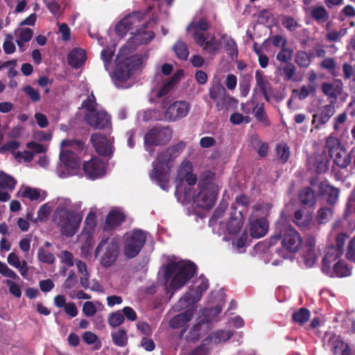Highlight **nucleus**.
Wrapping results in <instances>:
<instances>
[{"label":"nucleus","mask_w":355,"mask_h":355,"mask_svg":"<svg viewBox=\"0 0 355 355\" xmlns=\"http://www.w3.org/2000/svg\"><path fill=\"white\" fill-rule=\"evenodd\" d=\"M276 76L284 81L288 80V50L283 48L276 55Z\"/></svg>","instance_id":"nucleus-20"},{"label":"nucleus","mask_w":355,"mask_h":355,"mask_svg":"<svg viewBox=\"0 0 355 355\" xmlns=\"http://www.w3.org/2000/svg\"><path fill=\"white\" fill-rule=\"evenodd\" d=\"M232 336L233 333L231 331L220 329L210 334L205 338H209V345L211 343L217 345L221 342H226L230 340Z\"/></svg>","instance_id":"nucleus-37"},{"label":"nucleus","mask_w":355,"mask_h":355,"mask_svg":"<svg viewBox=\"0 0 355 355\" xmlns=\"http://www.w3.org/2000/svg\"><path fill=\"white\" fill-rule=\"evenodd\" d=\"M315 247V241L311 238L303 245L300 234L290 227V253H297L303 250L302 255L307 267H311L316 260Z\"/></svg>","instance_id":"nucleus-9"},{"label":"nucleus","mask_w":355,"mask_h":355,"mask_svg":"<svg viewBox=\"0 0 355 355\" xmlns=\"http://www.w3.org/2000/svg\"><path fill=\"white\" fill-rule=\"evenodd\" d=\"M37 259L39 261L46 264H53L55 261L53 254L44 250L42 247L38 249Z\"/></svg>","instance_id":"nucleus-47"},{"label":"nucleus","mask_w":355,"mask_h":355,"mask_svg":"<svg viewBox=\"0 0 355 355\" xmlns=\"http://www.w3.org/2000/svg\"><path fill=\"white\" fill-rule=\"evenodd\" d=\"M96 216L94 212L90 211L87 214V216L85 220V222H84V223H85L84 231L85 232H87V233L89 234L94 230V229L96 227Z\"/></svg>","instance_id":"nucleus-51"},{"label":"nucleus","mask_w":355,"mask_h":355,"mask_svg":"<svg viewBox=\"0 0 355 355\" xmlns=\"http://www.w3.org/2000/svg\"><path fill=\"white\" fill-rule=\"evenodd\" d=\"M191 109L190 104L185 101H177L171 103L165 110L164 120L168 122L177 121L186 117Z\"/></svg>","instance_id":"nucleus-14"},{"label":"nucleus","mask_w":355,"mask_h":355,"mask_svg":"<svg viewBox=\"0 0 355 355\" xmlns=\"http://www.w3.org/2000/svg\"><path fill=\"white\" fill-rule=\"evenodd\" d=\"M299 200L304 205L311 207L316 204L317 196L310 187H304L299 193Z\"/></svg>","instance_id":"nucleus-35"},{"label":"nucleus","mask_w":355,"mask_h":355,"mask_svg":"<svg viewBox=\"0 0 355 355\" xmlns=\"http://www.w3.org/2000/svg\"><path fill=\"white\" fill-rule=\"evenodd\" d=\"M186 146V142L180 141L168 146L159 152L152 163L153 169L149 173L150 178L164 191H167L169 187V172L173 166L174 161L185 149Z\"/></svg>","instance_id":"nucleus-1"},{"label":"nucleus","mask_w":355,"mask_h":355,"mask_svg":"<svg viewBox=\"0 0 355 355\" xmlns=\"http://www.w3.org/2000/svg\"><path fill=\"white\" fill-rule=\"evenodd\" d=\"M311 186L317 189L318 196H327V202L330 205H334L339 197L340 190L329 185L326 182H320L318 178H313L309 182Z\"/></svg>","instance_id":"nucleus-15"},{"label":"nucleus","mask_w":355,"mask_h":355,"mask_svg":"<svg viewBox=\"0 0 355 355\" xmlns=\"http://www.w3.org/2000/svg\"><path fill=\"white\" fill-rule=\"evenodd\" d=\"M200 190L198 193L194 196L193 192V198L196 205L204 209H210L215 205L218 189L214 184L211 182L199 183Z\"/></svg>","instance_id":"nucleus-10"},{"label":"nucleus","mask_w":355,"mask_h":355,"mask_svg":"<svg viewBox=\"0 0 355 355\" xmlns=\"http://www.w3.org/2000/svg\"><path fill=\"white\" fill-rule=\"evenodd\" d=\"M17 184L16 180L3 171H0V188H7L10 191L14 190Z\"/></svg>","instance_id":"nucleus-42"},{"label":"nucleus","mask_w":355,"mask_h":355,"mask_svg":"<svg viewBox=\"0 0 355 355\" xmlns=\"http://www.w3.org/2000/svg\"><path fill=\"white\" fill-rule=\"evenodd\" d=\"M114 52L110 48L104 49L101 53V57L104 62V66L106 70L108 69L112 62Z\"/></svg>","instance_id":"nucleus-60"},{"label":"nucleus","mask_w":355,"mask_h":355,"mask_svg":"<svg viewBox=\"0 0 355 355\" xmlns=\"http://www.w3.org/2000/svg\"><path fill=\"white\" fill-rule=\"evenodd\" d=\"M24 92L29 96L33 102H37L40 100V94L37 89H35L31 85H26L23 87Z\"/></svg>","instance_id":"nucleus-63"},{"label":"nucleus","mask_w":355,"mask_h":355,"mask_svg":"<svg viewBox=\"0 0 355 355\" xmlns=\"http://www.w3.org/2000/svg\"><path fill=\"white\" fill-rule=\"evenodd\" d=\"M59 157L61 162L67 168L76 169L80 166V159L78 155L71 150L61 148Z\"/></svg>","instance_id":"nucleus-28"},{"label":"nucleus","mask_w":355,"mask_h":355,"mask_svg":"<svg viewBox=\"0 0 355 355\" xmlns=\"http://www.w3.org/2000/svg\"><path fill=\"white\" fill-rule=\"evenodd\" d=\"M209 97L216 102V107L218 111L223 110L226 107V89L220 85H214L209 88Z\"/></svg>","instance_id":"nucleus-23"},{"label":"nucleus","mask_w":355,"mask_h":355,"mask_svg":"<svg viewBox=\"0 0 355 355\" xmlns=\"http://www.w3.org/2000/svg\"><path fill=\"white\" fill-rule=\"evenodd\" d=\"M310 90L309 85H303L300 89H293L292 96L300 100L305 99L310 94L315 93Z\"/></svg>","instance_id":"nucleus-57"},{"label":"nucleus","mask_w":355,"mask_h":355,"mask_svg":"<svg viewBox=\"0 0 355 355\" xmlns=\"http://www.w3.org/2000/svg\"><path fill=\"white\" fill-rule=\"evenodd\" d=\"M175 181V194L177 197L183 196L186 200H189L193 196L192 187L197 182V176L193 173V165L189 161L181 163Z\"/></svg>","instance_id":"nucleus-7"},{"label":"nucleus","mask_w":355,"mask_h":355,"mask_svg":"<svg viewBox=\"0 0 355 355\" xmlns=\"http://www.w3.org/2000/svg\"><path fill=\"white\" fill-rule=\"evenodd\" d=\"M173 51L176 56L182 60H186L189 55V49L185 43L181 40H178L173 45Z\"/></svg>","instance_id":"nucleus-43"},{"label":"nucleus","mask_w":355,"mask_h":355,"mask_svg":"<svg viewBox=\"0 0 355 355\" xmlns=\"http://www.w3.org/2000/svg\"><path fill=\"white\" fill-rule=\"evenodd\" d=\"M293 321L300 325L304 324L310 318V311L305 308H301L293 313Z\"/></svg>","instance_id":"nucleus-44"},{"label":"nucleus","mask_w":355,"mask_h":355,"mask_svg":"<svg viewBox=\"0 0 355 355\" xmlns=\"http://www.w3.org/2000/svg\"><path fill=\"white\" fill-rule=\"evenodd\" d=\"M221 312V307L218 305L203 309L200 311L196 322L189 330L185 337L188 342H196L199 340L211 328L212 320Z\"/></svg>","instance_id":"nucleus-6"},{"label":"nucleus","mask_w":355,"mask_h":355,"mask_svg":"<svg viewBox=\"0 0 355 355\" xmlns=\"http://www.w3.org/2000/svg\"><path fill=\"white\" fill-rule=\"evenodd\" d=\"M293 221L300 227H304L307 226L311 221L310 216H304L302 210L295 211Z\"/></svg>","instance_id":"nucleus-50"},{"label":"nucleus","mask_w":355,"mask_h":355,"mask_svg":"<svg viewBox=\"0 0 355 355\" xmlns=\"http://www.w3.org/2000/svg\"><path fill=\"white\" fill-rule=\"evenodd\" d=\"M82 220L80 214L64 207H57L53 214L54 223L60 227L62 234L67 237L78 232Z\"/></svg>","instance_id":"nucleus-4"},{"label":"nucleus","mask_w":355,"mask_h":355,"mask_svg":"<svg viewBox=\"0 0 355 355\" xmlns=\"http://www.w3.org/2000/svg\"><path fill=\"white\" fill-rule=\"evenodd\" d=\"M338 17L340 21H344L346 17H355V8L350 4L345 6L340 11Z\"/></svg>","instance_id":"nucleus-58"},{"label":"nucleus","mask_w":355,"mask_h":355,"mask_svg":"<svg viewBox=\"0 0 355 355\" xmlns=\"http://www.w3.org/2000/svg\"><path fill=\"white\" fill-rule=\"evenodd\" d=\"M314 166L318 173H324L328 169V159L325 154H321L315 157Z\"/></svg>","instance_id":"nucleus-48"},{"label":"nucleus","mask_w":355,"mask_h":355,"mask_svg":"<svg viewBox=\"0 0 355 355\" xmlns=\"http://www.w3.org/2000/svg\"><path fill=\"white\" fill-rule=\"evenodd\" d=\"M173 135V130L169 126L156 125L149 130L144 136L146 146H164L168 144Z\"/></svg>","instance_id":"nucleus-11"},{"label":"nucleus","mask_w":355,"mask_h":355,"mask_svg":"<svg viewBox=\"0 0 355 355\" xmlns=\"http://www.w3.org/2000/svg\"><path fill=\"white\" fill-rule=\"evenodd\" d=\"M252 113L255 118L265 126H269L270 125V120L264 110V105L263 103H257L256 106L252 110Z\"/></svg>","instance_id":"nucleus-41"},{"label":"nucleus","mask_w":355,"mask_h":355,"mask_svg":"<svg viewBox=\"0 0 355 355\" xmlns=\"http://www.w3.org/2000/svg\"><path fill=\"white\" fill-rule=\"evenodd\" d=\"M252 144L260 157H264L268 155L269 147L266 142H263L261 140L255 138L254 139Z\"/></svg>","instance_id":"nucleus-53"},{"label":"nucleus","mask_w":355,"mask_h":355,"mask_svg":"<svg viewBox=\"0 0 355 355\" xmlns=\"http://www.w3.org/2000/svg\"><path fill=\"white\" fill-rule=\"evenodd\" d=\"M332 217V210L330 208H320L318 211V220L320 223H327Z\"/></svg>","instance_id":"nucleus-59"},{"label":"nucleus","mask_w":355,"mask_h":355,"mask_svg":"<svg viewBox=\"0 0 355 355\" xmlns=\"http://www.w3.org/2000/svg\"><path fill=\"white\" fill-rule=\"evenodd\" d=\"M125 320L123 315L120 311L112 313L108 318V323L112 327L121 325Z\"/></svg>","instance_id":"nucleus-56"},{"label":"nucleus","mask_w":355,"mask_h":355,"mask_svg":"<svg viewBox=\"0 0 355 355\" xmlns=\"http://www.w3.org/2000/svg\"><path fill=\"white\" fill-rule=\"evenodd\" d=\"M288 211L287 205L282 211L279 218L275 223L274 234L269 239L268 245L272 247L280 242L281 247L276 249V253L284 259L288 258Z\"/></svg>","instance_id":"nucleus-5"},{"label":"nucleus","mask_w":355,"mask_h":355,"mask_svg":"<svg viewBox=\"0 0 355 355\" xmlns=\"http://www.w3.org/2000/svg\"><path fill=\"white\" fill-rule=\"evenodd\" d=\"M326 148L328 150L329 155H331L338 150V149L342 148L343 146H341L338 139L335 137L329 136L326 141Z\"/></svg>","instance_id":"nucleus-52"},{"label":"nucleus","mask_w":355,"mask_h":355,"mask_svg":"<svg viewBox=\"0 0 355 355\" xmlns=\"http://www.w3.org/2000/svg\"><path fill=\"white\" fill-rule=\"evenodd\" d=\"M256 86L254 89V92L259 90L264 92L268 90L270 87V83L267 79V77L263 74L260 70H257L255 72Z\"/></svg>","instance_id":"nucleus-39"},{"label":"nucleus","mask_w":355,"mask_h":355,"mask_svg":"<svg viewBox=\"0 0 355 355\" xmlns=\"http://www.w3.org/2000/svg\"><path fill=\"white\" fill-rule=\"evenodd\" d=\"M197 266L191 261L171 262L166 266L164 277L170 282V287L179 289L190 280L196 274Z\"/></svg>","instance_id":"nucleus-3"},{"label":"nucleus","mask_w":355,"mask_h":355,"mask_svg":"<svg viewBox=\"0 0 355 355\" xmlns=\"http://www.w3.org/2000/svg\"><path fill=\"white\" fill-rule=\"evenodd\" d=\"M311 17L319 24L329 21L330 15L327 8L322 5H318L308 8Z\"/></svg>","instance_id":"nucleus-31"},{"label":"nucleus","mask_w":355,"mask_h":355,"mask_svg":"<svg viewBox=\"0 0 355 355\" xmlns=\"http://www.w3.org/2000/svg\"><path fill=\"white\" fill-rule=\"evenodd\" d=\"M336 112L335 106L333 103L325 105L320 107L313 116L312 123L315 125L316 128L327 123Z\"/></svg>","instance_id":"nucleus-22"},{"label":"nucleus","mask_w":355,"mask_h":355,"mask_svg":"<svg viewBox=\"0 0 355 355\" xmlns=\"http://www.w3.org/2000/svg\"><path fill=\"white\" fill-rule=\"evenodd\" d=\"M275 150L279 162L282 164L286 163L288 159V147L287 146V144H277L276 146Z\"/></svg>","instance_id":"nucleus-49"},{"label":"nucleus","mask_w":355,"mask_h":355,"mask_svg":"<svg viewBox=\"0 0 355 355\" xmlns=\"http://www.w3.org/2000/svg\"><path fill=\"white\" fill-rule=\"evenodd\" d=\"M60 147L68 148L67 150H71L78 155L85 150V144L80 139H64L60 143Z\"/></svg>","instance_id":"nucleus-38"},{"label":"nucleus","mask_w":355,"mask_h":355,"mask_svg":"<svg viewBox=\"0 0 355 355\" xmlns=\"http://www.w3.org/2000/svg\"><path fill=\"white\" fill-rule=\"evenodd\" d=\"M33 35V31L29 28H22L19 35V39L17 40V44L19 46H21L23 42H29Z\"/></svg>","instance_id":"nucleus-55"},{"label":"nucleus","mask_w":355,"mask_h":355,"mask_svg":"<svg viewBox=\"0 0 355 355\" xmlns=\"http://www.w3.org/2000/svg\"><path fill=\"white\" fill-rule=\"evenodd\" d=\"M86 58L85 51L80 48H76L72 49L69 53L67 62L73 68L78 69L85 62Z\"/></svg>","instance_id":"nucleus-30"},{"label":"nucleus","mask_w":355,"mask_h":355,"mask_svg":"<svg viewBox=\"0 0 355 355\" xmlns=\"http://www.w3.org/2000/svg\"><path fill=\"white\" fill-rule=\"evenodd\" d=\"M237 207L232 204L230 213V219L227 225V230L230 234H237L243 225L242 211H236Z\"/></svg>","instance_id":"nucleus-21"},{"label":"nucleus","mask_w":355,"mask_h":355,"mask_svg":"<svg viewBox=\"0 0 355 355\" xmlns=\"http://www.w3.org/2000/svg\"><path fill=\"white\" fill-rule=\"evenodd\" d=\"M12 39L13 37L11 34L6 35V40L3 44V49L6 54H12L16 50L15 45L12 42Z\"/></svg>","instance_id":"nucleus-61"},{"label":"nucleus","mask_w":355,"mask_h":355,"mask_svg":"<svg viewBox=\"0 0 355 355\" xmlns=\"http://www.w3.org/2000/svg\"><path fill=\"white\" fill-rule=\"evenodd\" d=\"M193 36L196 43L209 54L215 55L218 52L220 44L214 36L208 40L205 34L197 31L194 32Z\"/></svg>","instance_id":"nucleus-18"},{"label":"nucleus","mask_w":355,"mask_h":355,"mask_svg":"<svg viewBox=\"0 0 355 355\" xmlns=\"http://www.w3.org/2000/svg\"><path fill=\"white\" fill-rule=\"evenodd\" d=\"M86 175L92 180L102 177L105 173V163L98 157H92L90 160L85 162L83 166Z\"/></svg>","instance_id":"nucleus-17"},{"label":"nucleus","mask_w":355,"mask_h":355,"mask_svg":"<svg viewBox=\"0 0 355 355\" xmlns=\"http://www.w3.org/2000/svg\"><path fill=\"white\" fill-rule=\"evenodd\" d=\"M193 317V310L187 309L176 315L170 320L169 325L173 329H180L184 327Z\"/></svg>","instance_id":"nucleus-33"},{"label":"nucleus","mask_w":355,"mask_h":355,"mask_svg":"<svg viewBox=\"0 0 355 355\" xmlns=\"http://www.w3.org/2000/svg\"><path fill=\"white\" fill-rule=\"evenodd\" d=\"M341 255L342 252L340 251V250L334 248V246H331L327 248L326 254L322 259V271L326 274H330L331 272V263L339 259Z\"/></svg>","instance_id":"nucleus-32"},{"label":"nucleus","mask_w":355,"mask_h":355,"mask_svg":"<svg viewBox=\"0 0 355 355\" xmlns=\"http://www.w3.org/2000/svg\"><path fill=\"white\" fill-rule=\"evenodd\" d=\"M343 88V83L341 80L338 79L335 81V84L330 83H323L321 89L323 94L329 98L331 99V103L334 104L338 96L341 94Z\"/></svg>","instance_id":"nucleus-24"},{"label":"nucleus","mask_w":355,"mask_h":355,"mask_svg":"<svg viewBox=\"0 0 355 355\" xmlns=\"http://www.w3.org/2000/svg\"><path fill=\"white\" fill-rule=\"evenodd\" d=\"M201 283L193 290L187 293L184 297V300L187 303H195L199 301L202 293L209 288V281L202 275L200 276Z\"/></svg>","instance_id":"nucleus-26"},{"label":"nucleus","mask_w":355,"mask_h":355,"mask_svg":"<svg viewBox=\"0 0 355 355\" xmlns=\"http://www.w3.org/2000/svg\"><path fill=\"white\" fill-rule=\"evenodd\" d=\"M329 156L337 166L343 168L351 163V157L343 147Z\"/></svg>","instance_id":"nucleus-36"},{"label":"nucleus","mask_w":355,"mask_h":355,"mask_svg":"<svg viewBox=\"0 0 355 355\" xmlns=\"http://www.w3.org/2000/svg\"><path fill=\"white\" fill-rule=\"evenodd\" d=\"M327 345L334 355H351L348 345L336 335H332L329 338Z\"/></svg>","instance_id":"nucleus-27"},{"label":"nucleus","mask_w":355,"mask_h":355,"mask_svg":"<svg viewBox=\"0 0 355 355\" xmlns=\"http://www.w3.org/2000/svg\"><path fill=\"white\" fill-rule=\"evenodd\" d=\"M295 62L300 67H306L310 64L311 60L306 52L300 51L297 53Z\"/></svg>","instance_id":"nucleus-64"},{"label":"nucleus","mask_w":355,"mask_h":355,"mask_svg":"<svg viewBox=\"0 0 355 355\" xmlns=\"http://www.w3.org/2000/svg\"><path fill=\"white\" fill-rule=\"evenodd\" d=\"M209 338L203 339L200 345L192 349L188 355H209Z\"/></svg>","instance_id":"nucleus-54"},{"label":"nucleus","mask_w":355,"mask_h":355,"mask_svg":"<svg viewBox=\"0 0 355 355\" xmlns=\"http://www.w3.org/2000/svg\"><path fill=\"white\" fill-rule=\"evenodd\" d=\"M252 76L251 74L244 75L239 83L241 96L245 97L249 94L251 87Z\"/></svg>","instance_id":"nucleus-46"},{"label":"nucleus","mask_w":355,"mask_h":355,"mask_svg":"<svg viewBox=\"0 0 355 355\" xmlns=\"http://www.w3.org/2000/svg\"><path fill=\"white\" fill-rule=\"evenodd\" d=\"M91 143L96 153L105 157H111L114 153V146L108 138L100 133L91 135Z\"/></svg>","instance_id":"nucleus-16"},{"label":"nucleus","mask_w":355,"mask_h":355,"mask_svg":"<svg viewBox=\"0 0 355 355\" xmlns=\"http://www.w3.org/2000/svg\"><path fill=\"white\" fill-rule=\"evenodd\" d=\"M183 76V70H178L172 77L166 82L157 93V97L161 98L168 94L174 87V86L180 80Z\"/></svg>","instance_id":"nucleus-34"},{"label":"nucleus","mask_w":355,"mask_h":355,"mask_svg":"<svg viewBox=\"0 0 355 355\" xmlns=\"http://www.w3.org/2000/svg\"><path fill=\"white\" fill-rule=\"evenodd\" d=\"M268 221L266 217H259L250 222V235L254 239L264 236L268 231Z\"/></svg>","instance_id":"nucleus-25"},{"label":"nucleus","mask_w":355,"mask_h":355,"mask_svg":"<svg viewBox=\"0 0 355 355\" xmlns=\"http://www.w3.org/2000/svg\"><path fill=\"white\" fill-rule=\"evenodd\" d=\"M112 339L113 343L118 347H125L128 343V336L127 331L124 329H120L116 331L112 332Z\"/></svg>","instance_id":"nucleus-40"},{"label":"nucleus","mask_w":355,"mask_h":355,"mask_svg":"<svg viewBox=\"0 0 355 355\" xmlns=\"http://www.w3.org/2000/svg\"><path fill=\"white\" fill-rule=\"evenodd\" d=\"M143 60L142 55L136 54L119 62L112 76L114 85L118 88L124 87L123 84L139 69L143 63Z\"/></svg>","instance_id":"nucleus-8"},{"label":"nucleus","mask_w":355,"mask_h":355,"mask_svg":"<svg viewBox=\"0 0 355 355\" xmlns=\"http://www.w3.org/2000/svg\"><path fill=\"white\" fill-rule=\"evenodd\" d=\"M125 219L123 213L119 211H110L106 216L103 229L112 230L119 226Z\"/></svg>","instance_id":"nucleus-29"},{"label":"nucleus","mask_w":355,"mask_h":355,"mask_svg":"<svg viewBox=\"0 0 355 355\" xmlns=\"http://www.w3.org/2000/svg\"><path fill=\"white\" fill-rule=\"evenodd\" d=\"M146 242V234L141 230H135L126 237L124 254L128 259L136 257Z\"/></svg>","instance_id":"nucleus-12"},{"label":"nucleus","mask_w":355,"mask_h":355,"mask_svg":"<svg viewBox=\"0 0 355 355\" xmlns=\"http://www.w3.org/2000/svg\"><path fill=\"white\" fill-rule=\"evenodd\" d=\"M334 272L338 277H344L351 275V268L343 261H338L334 266Z\"/></svg>","instance_id":"nucleus-45"},{"label":"nucleus","mask_w":355,"mask_h":355,"mask_svg":"<svg viewBox=\"0 0 355 355\" xmlns=\"http://www.w3.org/2000/svg\"><path fill=\"white\" fill-rule=\"evenodd\" d=\"M145 13L143 11H133L124 17L115 26L116 34L120 37H124L128 31L136 28L135 31L132 33V36L129 39L128 43L131 49L141 44H148L154 37L155 34L152 31H148L147 24L143 21Z\"/></svg>","instance_id":"nucleus-2"},{"label":"nucleus","mask_w":355,"mask_h":355,"mask_svg":"<svg viewBox=\"0 0 355 355\" xmlns=\"http://www.w3.org/2000/svg\"><path fill=\"white\" fill-rule=\"evenodd\" d=\"M105 248V252L101 259V264L104 268H108L112 266L119 254V246L113 241L109 242V239H102L95 250V257H98L100 252Z\"/></svg>","instance_id":"nucleus-13"},{"label":"nucleus","mask_w":355,"mask_h":355,"mask_svg":"<svg viewBox=\"0 0 355 355\" xmlns=\"http://www.w3.org/2000/svg\"><path fill=\"white\" fill-rule=\"evenodd\" d=\"M85 120L94 129H105L111 127L110 116L105 112H94L86 114Z\"/></svg>","instance_id":"nucleus-19"},{"label":"nucleus","mask_w":355,"mask_h":355,"mask_svg":"<svg viewBox=\"0 0 355 355\" xmlns=\"http://www.w3.org/2000/svg\"><path fill=\"white\" fill-rule=\"evenodd\" d=\"M4 284L9 287V292L15 297L19 298L21 295V291L19 286L10 279L4 281Z\"/></svg>","instance_id":"nucleus-62"}]
</instances>
